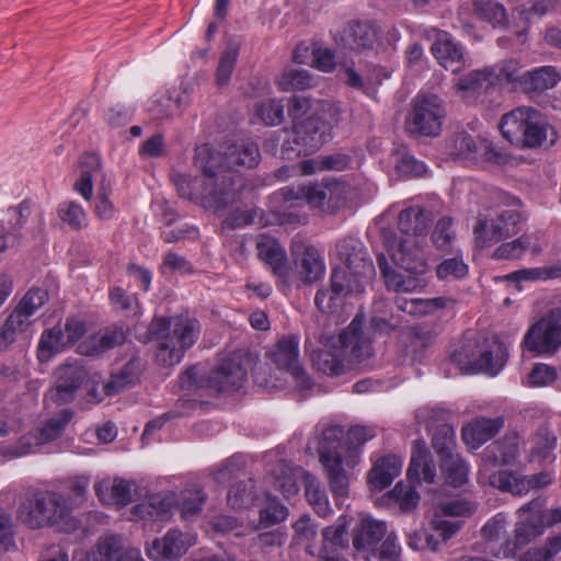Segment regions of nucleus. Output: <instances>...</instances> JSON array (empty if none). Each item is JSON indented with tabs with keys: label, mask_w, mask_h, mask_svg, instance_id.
Masks as SVG:
<instances>
[{
	"label": "nucleus",
	"mask_w": 561,
	"mask_h": 561,
	"mask_svg": "<svg viewBox=\"0 0 561 561\" xmlns=\"http://www.w3.org/2000/svg\"><path fill=\"white\" fill-rule=\"evenodd\" d=\"M257 499L256 483L252 478L236 482L230 486L227 502L233 510L248 508Z\"/></svg>",
	"instance_id": "obj_38"
},
{
	"label": "nucleus",
	"mask_w": 561,
	"mask_h": 561,
	"mask_svg": "<svg viewBox=\"0 0 561 561\" xmlns=\"http://www.w3.org/2000/svg\"><path fill=\"white\" fill-rule=\"evenodd\" d=\"M439 280H460L469 273V266L463 262L461 255L443 260L435 268Z\"/></svg>",
	"instance_id": "obj_52"
},
{
	"label": "nucleus",
	"mask_w": 561,
	"mask_h": 561,
	"mask_svg": "<svg viewBox=\"0 0 561 561\" xmlns=\"http://www.w3.org/2000/svg\"><path fill=\"white\" fill-rule=\"evenodd\" d=\"M238 55H239V44L233 41H230L227 44V47L225 48V50L222 51V54L220 56L219 65L216 70V78H217L218 85H225L229 81V79L232 75Z\"/></svg>",
	"instance_id": "obj_54"
},
{
	"label": "nucleus",
	"mask_w": 561,
	"mask_h": 561,
	"mask_svg": "<svg viewBox=\"0 0 561 561\" xmlns=\"http://www.w3.org/2000/svg\"><path fill=\"white\" fill-rule=\"evenodd\" d=\"M224 160L228 172L239 173L240 169H253L261 160L259 146L253 141L239 140L224 149Z\"/></svg>",
	"instance_id": "obj_22"
},
{
	"label": "nucleus",
	"mask_w": 561,
	"mask_h": 561,
	"mask_svg": "<svg viewBox=\"0 0 561 561\" xmlns=\"http://www.w3.org/2000/svg\"><path fill=\"white\" fill-rule=\"evenodd\" d=\"M245 462L241 456H232L228 458L222 467L213 473L214 480L219 484L230 482L244 474Z\"/></svg>",
	"instance_id": "obj_62"
},
{
	"label": "nucleus",
	"mask_w": 561,
	"mask_h": 561,
	"mask_svg": "<svg viewBox=\"0 0 561 561\" xmlns=\"http://www.w3.org/2000/svg\"><path fill=\"white\" fill-rule=\"evenodd\" d=\"M302 479L307 501L320 517H327L331 513V507L328 496L320 488L317 478L309 472H304Z\"/></svg>",
	"instance_id": "obj_42"
},
{
	"label": "nucleus",
	"mask_w": 561,
	"mask_h": 561,
	"mask_svg": "<svg viewBox=\"0 0 561 561\" xmlns=\"http://www.w3.org/2000/svg\"><path fill=\"white\" fill-rule=\"evenodd\" d=\"M340 437V430L325 428L318 446L319 459L327 472L330 490L336 497L346 496L348 493V477L343 468Z\"/></svg>",
	"instance_id": "obj_9"
},
{
	"label": "nucleus",
	"mask_w": 561,
	"mask_h": 561,
	"mask_svg": "<svg viewBox=\"0 0 561 561\" xmlns=\"http://www.w3.org/2000/svg\"><path fill=\"white\" fill-rule=\"evenodd\" d=\"M339 111L332 105H323L320 110L301 122L294 124L297 138L301 139L307 150L320 149L331 137L332 129L339 123Z\"/></svg>",
	"instance_id": "obj_12"
},
{
	"label": "nucleus",
	"mask_w": 561,
	"mask_h": 561,
	"mask_svg": "<svg viewBox=\"0 0 561 561\" xmlns=\"http://www.w3.org/2000/svg\"><path fill=\"white\" fill-rule=\"evenodd\" d=\"M73 416L75 412L72 409L60 410L55 416L47 420L39 428L37 433V442L39 444H47L59 438Z\"/></svg>",
	"instance_id": "obj_43"
},
{
	"label": "nucleus",
	"mask_w": 561,
	"mask_h": 561,
	"mask_svg": "<svg viewBox=\"0 0 561 561\" xmlns=\"http://www.w3.org/2000/svg\"><path fill=\"white\" fill-rule=\"evenodd\" d=\"M387 534L386 523L370 517L362 518L352 530V545L358 557L369 561Z\"/></svg>",
	"instance_id": "obj_17"
},
{
	"label": "nucleus",
	"mask_w": 561,
	"mask_h": 561,
	"mask_svg": "<svg viewBox=\"0 0 561 561\" xmlns=\"http://www.w3.org/2000/svg\"><path fill=\"white\" fill-rule=\"evenodd\" d=\"M194 164L208 179L201 196L217 210L238 209L245 181L240 173L228 172L224 151H217L208 144L198 146Z\"/></svg>",
	"instance_id": "obj_1"
},
{
	"label": "nucleus",
	"mask_w": 561,
	"mask_h": 561,
	"mask_svg": "<svg viewBox=\"0 0 561 561\" xmlns=\"http://www.w3.org/2000/svg\"><path fill=\"white\" fill-rule=\"evenodd\" d=\"M364 317L357 314L337 339L321 336L322 348L313 351L312 364L317 370L336 377L347 371L342 357L363 362L373 355L371 341L363 332Z\"/></svg>",
	"instance_id": "obj_2"
},
{
	"label": "nucleus",
	"mask_w": 561,
	"mask_h": 561,
	"mask_svg": "<svg viewBox=\"0 0 561 561\" xmlns=\"http://www.w3.org/2000/svg\"><path fill=\"white\" fill-rule=\"evenodd\" d=\"M415 450L412 454L407 477L410 481L420 483L424 480L433 483L436 477V469L432 461H428V451L419 442H415Z\"/></svg>",
	"instance_id": "obj_36"
},
{
	"label": "nucleus",
	"mask_w": 561,
	"mask_h": 561,
	"mask_svg": "<svg viewBox=\"0 0 561 561\" xmlns=\"http://www.w3.org/2000/svg\"><path fill=\"white\" fill-rule=\"evenodd\" d=\"M256 250L259 257L271 266L275 275L280 278L288 276L286 252L277 240L268 236H261L256 243Z\"/></svg>",
	"instance_id": "obj_31"
},
{
	"label": "nucleus",
	"mask_w": 561,
	"mask_h": 561,
	"mask_svg": "<svg viewBox=\"0 0 561 561\" xmlns=\"http://www.w3.org/2000/svg\"><path fill=\"white\" fill-rule=\"evenodd\" d=\"M388 495L404 513H409L414 510L420 501V495L415 489L411 485L404 484L402 481H399Z\"/></svg>",
	"instance_id": "obj_59"
},
{
	"label": "nucleus",
	"mask_w": 561,
	"mask_h": 561,
	"mask_svg": "<svg viewBox=\"0 0 561 561\" xmlns=\"http://www.w3.org/2000/svg\"><path fill=\"white\" fill-rule=\"evenodd\" d=\"M144 369L142 360L136 356L131 357L119 370L112 373L108 380L104 382V396L113 397L136 386Z\"/></svg>",
	"instance_id": "obj_26"
},
{
	"label": "nucleus",
	"mask_w": 561,
	"mask_h": 561,
	"mask_svg": "<svg viewBox=\"0 0 561 561\" xmlns=\"http://www.w3.org/2000/svg\"><path fill=\"white\" fill-rule=\"evenodd\" d=\"M31 325V320L13 310L0 327V354L9 351L14 343H27Z\"/></svg>",
	"instance_id": "obj_30"
},
{
	"label": "nucleus",
	"mask_w": 561,
	"mask_h": 561,
	"mask_svg": "<svg viewBox=\"0 0 561 561\" xmlns=\"http://www.w3.org/2000/svg\"><path fill=\"white\" fill-rule=\"evenodd\" d=\"M288 508L276 497H268L267 505L260 511V520L264 527L278 524L286 519Z\"/></svg>",
	"instance_id": "obj_64"
},
{
	"label": "nucleus",
	"mask_w": 561,
	"mask_h": 561,
	"mask_svg": "<svg viewBox=\"0 0 561 561\" xmlns=\"http://www.w3.org/2000/svg\"><path fill=\"white\" fill-rule=\"evenodd\" d=\"M347 516H341L336 525L322 529V547L317 557L320 561H339V553L348 548Z\"/></svg>",
	"instance_id": "obj_21"
},
{
	"label": "nucleus",
	"mask_w": 561,
	"mask_h": 561,
	"mask_svg": "<svg viewBox=\"0 0 561 561\" xmlns=\"http://www.w3.org/2000/svg\"><path fill=\"white\" fill-rule=\"evenodd\" d=\"M298 337L283 336L270 353L272 362L280 370L289 373L301 387H310V380L298 360Z\"/></svg>",
	"instance_id": "obj_16"
},
{
	"label": "nucleus",
	"mask_w": 561,
	"mask_h": 561,
	"mask_svg": "<svg viewBox=\"0 0 561 561\" xmlns=\"http://www.w3.org/2000/svg\"><path fill=\"white\" fill-rule=\"evenodd\" d=\"M126 334L122 327L107 329L100 337L91 336L78 345V352L84 356H94L124 344Z\"/></svg>",
	"instance_id": "obj_34"
},
{
	"label": "nucleus",
	"mask_w": 561,
	"mask_h": 561,
	"mask_svg": "<svg viewBox=\"0 0 561 561\" xmlns=\"http://www.w3.org/2000/svg\"><path fill=\"white\" fill-rule=\"evenodd\" d=\"M472 5L480 19L489 22L494 27H507V12L501 2L496 0H472Z\"/></svg>",
	"instance_id": "obj_41"
},
{
	"label": "nucleus",
	"mask_w": 561,
	"mask_h": 561,
	"mask_svg": "<svg viewBox=\"0 0 561 561\" xmlns=\"http://www.w3.org/2000/svg\"><path fill=\"white\" fill-rule=\"evenodd\" d=\"M278 85L284 91L306 90L312 85V77L307 70L288 69L278 78Z\"/></svg>",
	"instance_id": "obj_58"
},
{
	"label": "nucleus",
	"mask_w": 561,
	"mask_h": 561,
	"mask_svg": "<svg viewBox=\"0 0 561 561\" xmlns=\"http://www.w3.org/2000/svg\"><path fill=\"white\" fill-rule=\"evenodd\" d=\"M504 424L505 419L503 416L494 419L478 416L462 427L461 438L466 446L478 449L496 436Z\"/></svg>",
	"instance_id": "obj_20"
},
{
	"label": "nucleus",
	"mask_w": 561,
	"mask_h": 561,
	"mask_svg": "<svg viewBox=\"0 0 561 561\" xmlns=\"http://www.w3.org/2000/svg\"><path fill=\"white\" fill-rule=\"evenodd\" d=\"M519 456V436L517 433H506L503 437L491 443L483 451V459L496 467L512 466Z\"/></svg>",
	"instance_id": "obj_25"
},
{
	"label": "nucleus",
	"mask_w": 561,
	"mask_h": 561,
	"mask_svg": "<svg viewBox=\"0 0 561 561\" xmlns=\"http://www.w3.org/2000/svg\"><path fill=\"white\" fill-rule=\"evenodd\" d=\"M561 276V267H535L515 271L506 276L507 280L520 283L523 280L551 279Z\"/></svg>",
	"instance_id": "obj_61"
},
{
	"label": "nucleus",
	"mask_w": 561,
	"mask_h": 561,
	"mask_svg": "<svg viewBox=\"0 0 561 561\" xmlns=\"http://www.w3.org/2000/svg\"><path fill=\"white\" fill-rule=\"evenodd\" d=\"M454 219L449 216L442 217L435 225L432 232V241L440 251H448L456 238Z\"/></svg>",
	"instance_id": "obj_57"
},
{
	"label": "nucleus",
	"mask_w": 561,
	"mask_h": 561,
	"mask_svg": "<svg viewBox=\"0 0 561 561\" xmlns=\"http://www.w3.org/2000/svg\"><path fill=\"white\" fill-rule=\"evenodd\" d=\"M493 72L490 67L477 69L457 79L455 88L459 92L481 93L486 92L493 83Z\"/></svg>",
	"instance_id": "obj_39"
},
{
	"label": "nucleus",
	"mask_w": 561,
	"mask_h": 561,
	"mask_svg": "<svg viewBox=\"0 0 561 561\" xmlns=\"http://www.w3.org/2000/svg\"><path fill=\"white\" fill-rule=\"evenodd\" d=\"M503 228L493 226L486 219H479L474 226L473 233L478 248L491 247L501 240L507 239V231L504 233Z\"/></svg>",
	"instance_id": "obj_50"
},
{
	"label": "nucleus",
	"mask_w": 561,
	"mask_h": 561,
	"mask_svg": "<svg viewBox=\"0 0 561 561\" xmlns=\"http://www.w3.org/2000/svg\"><path fill=\"white\" fill-rule=\"evenodd\" d=\"M333 39L343 50L363 53L374 48L378 41V31L369 22L350 21L336 32Z\"/></svg>",
	"instance_id": "obj_15"
},
{
	"label": "nucleus",
	"mask_w": 561,
	"mask_h": 561,
	"mask_svg": "<svg viewBox=\"0 0 561 561\" xmlns=\"http://www.w3.org/2000/svg\"><path fill=\"white\" fill-rule=\"evenodd\" d=\"M434 221L433 211L421 206H410L400 211L398 229L405 236L419 237L428 232Z\"/></svg>",
	"instance_id": "obj_27"
},
{
	"label": "nucleus",
	"mask_w": 561,
	"mask_h": 561,
	"mask_svg": "<svg viewBox=\"0 0 561 561\" xmlns=\"http://www.w3.org/2000/svg\"><path fill=\"white\" fill-rule=\"evenodd\" d=\"M173 501L161 494L152 495L147 504L137 505L134 511L141 513L144 518L167 520L171 516Z\"/></svg>",
	"instance_id": "obj_47"
},
{
	"label": "nucleus",
	"mask_w": 561,
	"mask_h": 561,
	"mask_svg": "<svg viewBox=\"0 0 561 561\" xmlns=\"http://www.w3.org/2000/svg\"><path fill=\"white\" fill-rule=\"evenodd\" d=\"M207 499L206 493L199 486H192L181 493L178 507L183 518H188L202 512Z\"/></svg>",
	"instance_id": "obj_49"
},
{
	"label": "nucleus",
	"mask_w": 561,
	"mask_h": 561,
	"mask_svg": "<svg viewBox=\"0 0 561 561\" xmlns=\"http://www.w3.org/2000/svg\"><path fill=\"white\" fill-rule=\"evenodd\" d=\"M67 335L65 328L54 327L44 331L38 343L39 352L56 353L70 346V342L66 341Z\"/></svg>",
	"instance_id": "obj_60"
},
{
	"label": "nucleus",
	"mask_w": 561,
	"mask_h": 561,
	"mask_svg": "<svg viewBox=\"0 0 561 561\" xmlns=\"http://www.w3.org/2000/svg\"><path fill=\"white\" fill-rule=\"evenodd\" d=\"M449 154L476 164H507L511 156L485 138H476L467 130L454 131L447 141Z\"/></svg>",
	"instance_id": "obj_6"
},
{
	"label": "nucleus",
	"mask_w": 561,
	"mask_h": 561,
	"mask_svg": "<svg viewBox=\"0 0 561 561\" xmlns=\"http://www.w3.org/2000/svg\"><path fill=\"white\" fill-rule=\"evenodd\" d=\"M490 483L501 491L510 492L513 495H523L529 490V481L526 476H520L507 470L493 473L490 477Z\"/></svg>",
	"instance_id": "obj_44"
},
{
	"label": "nucleus",
	"mask_w": 561,
	"mask_h": 561,
	"mask_svg": "<svg viewBox=\"0 0 561 561\" xmlns=\"http://www.w3.org/2000/svg\"><path fill=\"white\" fill-rule=\"evenodd\" d=\"M560 80L561 76L554 67L542 66L524 71L520 77V88L527 93H541L554 88Z\"/></svg>",
	"instance_id": "obj_33"
},
{
	"label": "nucleus",
	"mask_w": 561,
	"mask_h": 561,
	"mask_svg": "<svg viewBox=\"0 0 561 561\" xmlns=\"http://www.w3.org/2000/svg\"><path fill=\"white\" fill-rule=\"evenodd\" d=\"M531 247V236L523 233L511 242L502 243L492 255L495 260H517Z\"/></svg>",
	"instance_id": "obj_51"
},
{
	"label": "nucleus",
	"mask_w": 561,
	"mask_h": 561,
	"mask_svg": "<svg viewBox=\"0 0 561 561\" xmlns=\"http://www.w3.org/2000/svg\"><path fill=\"white\" fill-rule=\"evenodd\" d=\"M336 250L341 261L348 270H354V273L373 270V264L366 260V253L357 239L344 238L336 244Z\"/></svg>",
	"instance_id": "obj_35"
},
{
	"label": "nucleus",
	"mask_w": 561,
	"mask_h": 561,
	"mask_svg": "<svg viewBox=\"0 0 561 561\" xmlns=\"http://www.w3.org/2000/svg\"><path fill=\"white\" fill-rule=\"evenodd\" d=\"M434 337L431 330L420 325L410 327L407 331V355H410L413 360H420L424 350L433 343Z\"/></svg>",
	"instance_id": "obj_45"
},
{
	"label": "nucleus",
	"mask_w": 561,
	"mask_h": 561,
	"mask_svg": "<svg viewBox=\"0 0 561 561\" xmlns=\"http://www.w3.org/2000/svg\"><path fill=\"white\" fill-rule=\"evenodd\" d=\"M67 515L64 496L51 491L26 492L18 508L19 518L33 529L59 525Z\"/></svg>",
	"instance_id": "obj_5"
},
{
	"label": "nucleus",
	"mask_w": 561,
	"mask_h": 561,
	"mask_svg": "<svg viewBox=\"0 0 561 561\" xmlns=\"http://www.w3.org/2000/svg\"><path fill=\"white\" fill-rule=\"evenodd\" d=\"M394 305L398 310L410 316H426L439 309L454 308L456 299L451 297H435L430 299L408 298L401 295L394 297Z\"/></svg>",
	"instance_id": "obj_28"
},
{
	"label": "nucleus",
	"mask_w": 561,
	"mask_h": 561,
	"mask_svg": "<svg viewBox=\"0 0 561 561\" xmlns=\"http://www.w3.org/2000/svg\"><path fill=\"white\" fill-rule=\"evenodd\" d=\"M432 446L439 459L456 454V437L454 427L448 423L436 425L432 438Z\"/></svg>",
	"instance_id": "obj_48"
},
{
	"label": "nucleus",
	"mask_w": 561,
	"mask_h": 561,
	"mask_svg": "<svg viewBox=\"0 0 561 561\" xmlns=\"http://www.w3.org/2000/svg\"><path fill=\"white\" fill-rule=\"evenodd\" d=\"M432 53L438 64L451 72L460 71L466 64L463 46L447 32H439L432 45Z\"/></svg>",
	"instance_id": "obj_23"
},
{
	"label": "nucleus",
	"mask_w": 561,
	"mask_h": 561,
	"mask_svg": "<svg viewBox=\"0 0 561 561\" xmlns=\"http://www.w3.org/2000/svg\"><path fill=\"white\" fill-rule=\"evenodd\" d=\"M285 105L282 100L268 99L256 105V115L267 126H277L284 122Z\"/></svg>",
	"instance_id": "obj_55"
},
{
	"label": "nucleus",
	"mask_w": 561,
	"mask_h": 561,
	"mask_svg": "<svg viewBox=\"0 0 561 561\" xmlns=\"http://www.w3.org/2000/svg\"><path fill=\"white\" fill-rule=\"evenodd\" d=\"M291 255L296 272L304 284H313L323 277L325 266L316 247L296 244Z\"/></svg>",
	"instance_id": "obj_18"
},
{
	"label": "nucleus",
	"mask_w": 561,
	"mask_h": 561,
	"mask_svg": "<svg viewBox=\"0 0 561 561\" xmlns=\"http://www.w3.org/2000/svg\"><path fill=\"white\" fill-rule=\"evenodd\" d=\"M394 264L411 275H423L427 271L424 252L413 241H401L392 254Z\"/></svg>",
	"instance_id": "obj_29"
},
{
	"label": "nucleus",
	"mask_w": 561,
	"mask_h": 561,
	"mask_svg": "<svg viewBox=\"0 0 561 561\" xmlns=\"http://www.w3.org/2000/svg\"><path fill=\"white\" fill-rule=\"evenodd\" d=\"M439 467L447 484L458 488L467 483L469 465L459 454L440 458Z\"/></svg>",
	"instance_id": "obj_37"
},
{
	"label": "nucleus",
	"mask_w": 561,
	"mask_h": 561,
	"mask_svg": "<svg viewBox=\"0 0 561 561\" xmlns=\"http://www.w3.org/2000/svg\"><path fill=\"white\" fill-rule=\"evenodd\" d=\"M327 428H337L341 431V437L339 443H341V457L344 458L346 455H353L357 453L358 448H360L367 440L371 439L375 436V432L373 428L367 426H354L352 427L347 436L345 438L343 427L339 425L328 426Z\"/></svg>",
	"instance_id": "obj_40"
},
{
	"label": "nucleus",
	"mask_w": 561,
	"mask_h": 561,
	"mask_svg": "<svg viewBox=\"0 0 561 561\" xmlns=\"http://www.w3.org/2000/svg\"><path fill=\"white\" fill-rule=\"evenodd\" d=\"M378 266L385 277L388 278V285L393 287L396 291L410 293L417 287H423L424 284L421 279L414 276L403 278L402 275L396 274L388 265L387 259L383 254L377 256Z\"/></svg>",
	"instance_id": "obj_46"
},
{
	"label": "nucleus",
	"mask_w": 561,
	"mask_h": 561,
	"mask_svg": "<svg viewBox=\"0 0 561 561\" xmlns=\"http://www.w3.org/2000/svg\"><path fill=\"white\" fill-rule=\"evenodd\" d=\"M93 561H144L140 551L129 546L122 535H105L99 538Z\"/></svg>",
	"instance_id": "obj_19"
},
{
	"label": "nucleus",
	"mask_w": 561,
	"mask_h": 561,
	"mask_svg": "<svg viewBox=\"0 0 561 561\" xmlns=\"http://www.w3.org/2000/svg\"><path fill=\"white\" fill-rule=\"evenodd\" d=\"M446 114L444 101L436 94L417 95L405 118V129L414 136L437 137L443 130Z\"/></svg>",
	"instance_id": "obj_8"
},
{
	"label": "nucleus",
	"mask_w": 561,
	"mask_h": 561,
	"mask_svg": "<svg viewBox=\"0 0 561 561\" xmlns=\"http://www.w3.org/2000/svg\"><path fill=\"white\" fill-rule=\"evenodd\" d=\"M247 376L241 357L233 355L210 371L206 379L207 390L215 394L233 393L244 385Z\"/></svg>",
	"instance_id": "obj_13"
},
{
	"label": "nucleus",
	"mask_w": 561,
	"mask_h": 561,
	"mask_svg": "<svg viewBox=\"0 0 561 561\" xmlns=\"http://www.w3.org/2000/svg\"><path fill=\"white\" fill-rule=\"evenodd\" d=\"M88 385L89 371L82 363L75 360L61 364L53 373V383L44 393V403L55 407L70 404Z\"/></svg>",
	"instance_id": "obj_7"
},
{
	"label": "nucleus",
	"mask_w": 561,
	"mask_h": 561,
	"mask_svg": "<svg viewBox=\"0 0 561 561\" xmlns=\"http://www.w3.org/2000/svg\"><path fill=\"white\" fill-rule=\"evenodd\" d=\"M549 124L533 107H518L501 118L500 130L505 139L518 148H538L547 139Z\"/></svg>",
	"instance_id": "obj_4"
},
{
	"label": "nucleus",
	"mask_w": 561,
	"mask_h": 561,
	"mask_svg": "<svg viewBox=\"0 0 561 561\" xmlns=\"http://www.w3.org/2000/svg\"><path fill=\"white\" fill-rule=\"evenodd\" d=\"M186 536L178 529L169 530L163 538H157L147 548V556L153 560H173L185 554L190 548Z\"/></svg>",
	"instance_id": "obj_24"
},
{
	"label": "nucleus",
	"mask_w": 561,
	"mask_h": 561,
	"mask_svg": "<svg viewBox=\"0 0 561 561\" xmlns=\"http://www.w3.org/2000/svg\"><path fill=\"white\" fill-rule=\"evenodd\" d=\"M508 353L501 343L495 344V351L484 350L479 353L478 359H469L460 348L455 350L449 362L455 364L463 374L486 373L495 376L503 368Z\"/></svg>",
	"instance_id": "obj_14"
},
{
	"label": "nucleus",
	"mask_w": 561,
	"mask_h": 561,
	"mask_svg": "<svg viewBox=\"0 0 561 561\" xmlns=\"http://www.w3.org/2000/svg\"><path fill=\"white\" fill-rule=\"evenodd\" d=\"M48 299L47 290L38 287L31 288L18 306L14 308V311L19 312L21 316H25L28 320L38 310Z\"/></svg>",
	"instance_id": "obj_56"
},
{
	"label": "nucleus",
	"mask_w": 561,
	"mask_h": 561,
	"mask_svg": "<svg viewBox=\"0 0 561 561\" xmlns=\"http://www.w3.org/2000/svg\"><path fill=\"white\" fill-rule=\"evenodd\" d=\"M561 551V535L549 537L540 547L529 548L519 561H550Z\"/></svg>",
	"instance_id": "obj_53"
},
{
	"label": "nucleus",
	"mask_w": 561,
	"mask_h": 561,
	"mask_svg": "<svg viewBox=\"0 0 561 561\" xmlns=\"http://www.w3.org/2000/svg\"><path fill=\"white\" fill-rule=\"evenodd\" d=\"M148 340L159 341L157 359L163 366H174L181 362L184 353L196 340L197 320L154 318L148 325Z\"/></svg>",
	"instance_id": "obj_3"
},
{
	"label": "nucleus",
	"mask_w": 561,
	"mask_h": 561,
	"mask_svg": "<svg viewBox=\"0 0 561 561\" xmlns=\"http://www.w3.org/2000/svg\"><path fill=\"white\" fill-rule=\"evenodd\" d=\"M518 520L514 525L513 537L507 538L492 554L497 559H515L518 552L543 535L546 528L535 506L524 504L518 511Z\"/></svg>",
	"instance_id": "obj_10"
},
{
	"label": "nucleus",
	"mask_w": 561,
	"mask_h": 561,
	"mask_svg": "<svg viewBox=\"0 0 561 561\" xmlns=\"http://www.w3.org/2000/svg\"><path fill=\"white\" fill-rule=\"evenodd\" d=\"M490 69L493 72L492 77L494 85L502 82H518L520 84L522 73H519L520 67L517 60H504L495 66L490 67Z\"/></svg>",
	"instance_id": "obj_63"
},
{
	"label": "nucleus",
	"mask_w": 561,
	"mask_h": 561,
	"mask_svg": "<svg viewBox=\"0 0 561 561\" xmlns=\"http://www.w3.org/2000/svg\"><path fill=\"white\" fill-rule=\"evenodd\" d=\"M402 467V460L388 455L376 461L368 472V483L371 491H382L388 488L396 477L399 476Z\"/></svg>",
	"instance_id": "obj_32"
},
{
	"label": "nucleus",
	"mask_w": 561,
	"mask_h": 561,
	"mask_svg": "<svg viewBox=\"0 0 561 561\" xmlns=\"http://www.w3.org/2000/svg\"><path fill=\"white\" fill-rule=\"evenodd\" d=\"M523 345L536 355H553L561 347V307L551 309L535 322L524 336Z\"/></svg>",
	"instance_id": "obj_11"
}]
</instances>
